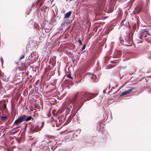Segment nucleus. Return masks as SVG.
Returning a JSON list of instances; mask_svg holds the SVG:
<instances>
[{
  "instance_id": "nucleus-35",
  "label": "nucleus",
  "mask_w": 151,
  "mask_h": 151,
  "mask_svg": "<svg viewBox=\"0 0 151 151\" xmlns=\"http://www.w3.org/2000/svg\"><path fill=\"white\" fill-rule=\"evenodd\" d=\"M56 126H57V127H58V125H57V124H56Z\"/></svg>"
},
{
  "instance_id": "nucleus-24",
  "label": "nucleus",
  "mask_w": 151,
  "mask_h": 151,
  "mask_svg": "<svg viewBox=\"0 0 151 151\" xmlns=\"http://www.w3.org/2000/svg\"><path fill=\"white\" fill-rule=\"evenodd\" d=\"M85 47H86V45H83V47L82 48V50H84L85 49Z\"/></svg>"
},
{
  "instance_id": "nucleus-19",
  "label": "nucleus",
  "mask_w": 151,
  "mask_h": 151,
  "mask_svg": "<svg viewBox=\"0 0 151 151\" xmlns=\"http://www.w3.org/2000/svg\"><path fill=\"white\" fill-rule=\"evenodd\" d=\"M67 77L71 79H73V78L71 77V75L70 74H68L67 76Z\"/></svg>"
},
{
  "instance_id": "nucleus-28",
  "label": "nucleus",
  "mask_w": 151,
  "mask_h": 151,
  "mask_svg": "<svg viewBox=\"0 0 151 151\" xmlns=\"http://www.w3.org/2000/svg\"><path fill=\"white\" fill-rule=\"evenodd\" d=\"M45 136L46 137H47V138H49V135H46Z\"/></svg>"
},
{
  "instance_id": "nucleus-12",
  "label": "nucleus",
  "mask_w": 151,
  "mask_h": 151,
  "mask_svg": "<svg viewBox=\"0 0 151 151\" xmlns=\"http://www.w3.org/2000/svg\"><path fill=\"white\" fill-rule=\"evenodd\" d=\"M112 27H107L105 31V33L106 34H108L110 31L112 30Z\"/></svg>"
},
{
  "instance_id": "nucleus-27",
  "label": "nucleus",
  "mask_w": 151,
  "mask_h": 151,
  "mask_svg": "<svg viewBox=\"0 0 151 151\" xmlns=\"http://www.w3.org/2000/svg\"><path fill=\"white\" fill-rule=\"evenodd\" d=\"M116 65H109L108 66H116Z\"/></svg>"
},
{
  "instance_id": "nucleus-17",
  "label": "nucleus",
  "mask_w": 151,
  "mask_h": 151,
  "mask_svg": "<svg viewBox=\"0 0 151 151\" xmlns=\"http://www.w3.org/2000/svg\"><path fill=\"white\" fill-rule=\"evenodd\" d=\"M110 58V57L109 56V55H107L106 56V58H105V59L104 60H105V61H107L109 58Z\"/></svg>"
},
{
  "instance_id": "nucleus-15",
  "label": "nucleus",
  "mask_w": 151,
  "mask_h": 151,
  "mask_svg": "<svg viewBox=\"0 0 151 151\" xmlns=\"http://www.w3.org/2000/svg\"><path fill=\"white\" fill-rule=\"evenodd\" d=\"M67 22H62L61 24V26L63 28H64L65 27V24H67Z\"/></svg>"
},
{
  "instance_id": "nucleus-37",
  "label": "nucleus",
  "mask_w": 151,
  "mask_h": 151,
  "mask_svg": "<svg viewBox=\"0 0 151 151\" xmlns=\"http://www.w3.org/2000/svg\"><path fill=\"white\" fill-rule=\"evenodd\" d=\"M20 141L19 140L18 142H19V141Z\"/></svg>"
},
{
  "instance_id": "nucleus-39",
  "label": "nucleus",
  "mask_w": 151,
  "mask_h": 151,
  "mask_svg": "<svg viewBox=\"0 0 151 151\" xmlns=\"http://www.w3.org/2000/svg\"><path fill=\"white\" fill-rule=\"evenodd\" d=\"M28 65H29V64H28Z\"/></svg>"
},
{
  "instance_id": "nucleus-14",
  "label": "nucleus",
  "mask_w": 151,
  "mask_h": 151,
  "mask_svg": "<svg viewBox=\"0 0 151 151\" xmlns=\"http://www.w3.org/2000/svg\"><path fill=\"white\" fill-rule=\"evenodd\" d=\"M92 79H93L94 81H95V82H96L97 81H96V79L97 78V77L96 76L94 75H92V77H91Z\"/></svg>"
},
{
  "instance_id": "nucleus-6",
  "label": "nucleus",
  "mask_w": 151,
  "mask_h": 151,
  "mask_svg": "<svg viewBox=\"0 0 151 151\" xmlns=\"http://www.w3.org/2000/svg\"><path fill=\"white\" fill-rule=\"evenodd\" d=\"M150 34L148 32L146 29H143L141 32L140 36L139 37L140 39L143 40L146 39L147 40V37L148 36L150 35Z\"/></svg>"
},
{
  "instance_id": "nucleus-16",
  "label": "nucleus",
  "mask_w": 151,
  "mask_h": 151,
  "mask_svg": "<svg viewBox=\"0 0 151 151\" xmlns=\"http://www.w3.org/2000/svg\"><path fill=\"white\" fill-rule=\"evenodd\" d=\"M116 53L117 55V56L119 57V56L121 54V52L120 51H117Z\"/></svg>"
},
{
  "instance_id": "nucleus-25",
  "label": "nucleus",
  "mask_w": 151,
  "mask_h": 151,
  "mask_svg": "<svg viewBox=\"0 0 151 151\" xmlns=\"http://www.w3.org/2000/svg\"><path fill=\"white\" fill-rule=\"evenodd\" d=\"M17 132V131L12 132L11 133V134H12V135H13V134L16 133Z\"/></svg>"
},
{
  "instance_id": "nucleus-34",
  "label": "nucleus",
  "mask_w": 151,
  "mask_h": 151,
  "mask_svg": "<svg viewBox=\"0 0 151 151\" xmlns=\"http://www.w3.org/2000/svg\"><path fill=\"white\" fill-rule=\"evenodd\" d=\"M67 111H69L67 109Z\"/></svg>"
},
{
  "instance_id": "nucleus-11",
  "label": "nucleus",
  "mask_w": 151,
  "mask_h": 151,
  "mask_svg": "<svg viewBox=\"0 0 151 151\" xmlns=\"http://www.w3.org/2000/svg\"><path fill=\"white\" fill-rule=\"evenodd\" d=\"M71 11H70L68 12L65 15L64 19L69 18L71 15Z\"/></svg>"
},
{
  "instance_id": "nucleus-4",
  "label": "nucleus",
  "mask_w": 151,
  "mask_h": 151,
  "mask_svg": "<svg viewBox=\"0 0 151 151\" xmlns=\"http://www.w3.org/2000/svg\"><path fill=\"white\" fill-rule=\"evenodd\" d=\"M29 130L30 131L32 132H36L40 131V129L37 125H35L34 124L30 122L29 124Z\"/></svg>"
},
{
  "instance_id": "nucleus-29",
  "label": "nucleus",
  "mask_w": 151,
  "mask_h": 151,
  "mask_svg": "<svg viewBox=\"0 0 151 151\" xmlns=\"http://www.w3.org/2000/svg\"><path fill=\"white\" fill-rule=\"evenodd\" d=\"M112 63H116V62H115V61H112Z\"/></svg>"
},
{
  "instance_id": "nucleus-38",
  "label": "nucleus",
  "mask_w": 151,
  "mask_h": 151,
  "mask_svg": "<svg viewBox=\"0 0 151 151\" xmlns=\"http://www.w3.org/2000/svg\"><path fill=\"white\" fill-rule=\"evenodd\" d=\"M141 10L140 9V10H139V12H140V11Z\"/></svg>"
},
{
  "instance_id": "nucleus-13",
  "label": "nucleus",
  "mask_w": 151,
  "mask_h": 151,
  "mask_svg": "<svg viewBox=\"0 0 151 151\" xmlns=\"http://www.w3.org/2000/svg\"><path fill=\"white\" fill-rule=\"evenodd\" d=\"M132 26L133 30L134 31L137 28V24L135 23H133L132 25Z\"/></svg>"
},
{
  "instance_id": "nucleus-23",
  "label": "nucleus",
  "mask_w": 151,
  "mask_h": 151,
  "mask_svg": "<svg viewBox=\"0 0 151 151\" xmlns=\"http://www.w3.org/2000/svg\"><path fill=\"white\" fill-rule=\"evenodd\" d=\"M63 28L60 26V27L59 28L58 30L60 31H61L63 29Z\"/></svg>"
},
{
  "instance_id": "nucleus-32",
  "label": "nucleus",
  "mask_w": 151,
  "mask_h": 151,
  "mask_svg": "<svg viewBox=\"0 0 151 151\" xmlns=\"http://www.w3.org/2000/svg\"><path fill=\"white\" fill-rule=\"evenodd\" d=\"M69 68H70V67H68V69H69Z\"/></svg>"
},
{
  "instance_id": "nucleus-30",
  "label": "nucleus",
  "mask_w": 151,
  "mask_h": 151,
  "mask_svg": "<svg viewBox=\"0 0 151 151\" xmlns=\"http://www.w3.org/2000/svg\"><path fill=\"white\" fill-rule=\"evenodd\" d=\"M21 67H19V70H20V68H21Z\"/></svg>"
},
{
  "instance_id": "nucleus-21",
  "label": "nucleus",
  "mask_w": 151,
  "mask_h": 151,
  "mask_svg": "<svg viewBox=\"0 0 151 151\" xmlns=\"http://www.w3.org/2000/svg\"><path fill=\"white\" fill-rule=\"evenodd\" d=\"M71 107L72 106L71 105H69L68 106H67L66 109L68 110L69 111V109H70V108H71Z\"/></svg>"
},
{
  "instance_id": "nucleus-8",
  "label": "nucleus",
  "mask_w": 151,
  "mask_h": 151,
  "mask_svg": "<svg viewBox=\"0 0 151 151\" xmlns=\"http://www.w3.org/2000/svg\"><path fill=\"white\" fill-rule=\"evenodd\" d=\"M97 94V93H88L87 99L88 100L91 99L96 96Z\"/></svg>"
},
{
  "instance_id": "nucleus-5",
  "label": "nucleus",
  "mask_w": 151,
  "mask_h": 151,
  "mask_svg": "<svg viewBox=\"0 0 151 151\" xmlns=\"http://www.w3.org/2000/svg\"><path fill=\"white\" fill-rule=\"evenodd\" d=\"M132 36L129 34L127 36L125 39V41L123 40H120V42L121 44L124 46H129L128 44L132 42Z\"/></svg>"
},
{
  "instance_id": "nucleus-9",
  "label": "nucleus",
  "mask_w": 151,
  "mask_h": 151,
  "mask_svg": "<svg viewBox=\"0 0 151 151\" xmlns=\"http://www.w3.org/2000/svg\"><path fill=\"white\" fill-rule=\"evenodd\" d=\"M133 89L134 88H131L122 93L120 95L122 96L128 94H129L132 91Z\"/></svg>"
},
{
  "instance_id": "nucleus-10",
  "label": "nucleus",
  "mask_w": 151,
  "mask_h": 151,
  "mask_svg": "<svg viewBox=\"0 0 151 151\" xmlns=\"http://www.w3.org/2000/svg\"><path fill=\"white\" fill-rule=\"evenodd\" d=\"M4 115H3V116H0L1 120L3 121H6V120L7 119V116L8 115H6V114H4Z\"/></svg>"
},
{
  "instance_id": "nucleus-18",
  "label": "nucleus",
  "mask_w": 151,
  "mask_h": 151,
  "mask_svg": "<svg viewBox=\"0 0 151 151\" xmlns=\"http://www.w3.org/2000/svg\"><path fill=\"white\" fill-rule=\"evenodd\" d=\"M49 70H50V69L49 68L47 67L45 68V72L46 73V72L48 71Z\"/></svg>"
},
{
  "instance_id": "nucleus-20",
  "label": "nucleus",
  "mask_w": 151,
  "mask_h": 151,
  "mask_svg": "<svg viewBox=\"0 0 151 151\" xmlns=\"http://www.w3.org/2000/svg\"><path fill=\"white\" fill-rule=\"evenodd\" d=\"M44 126V122H42V124L41 125V126L40 127V130L43 128Z\"/></svg>"
},
{
  "instance_id": "nucleus-36",
  "label": "nucleus",
  "mask_w": 151,
  "mask_h": 151,
  "mask_svg": "<svg viewBox=\"0 0 151 151\" xmlns=\"http://www.w3.org/2000/svg\"><path fill=\"white\" fill-rule=\"evenodd\" d=\"M56 126H57V127H58V125H57V124H56Z\"/></svg>"
},
{
  "instance_id": "nucleus-7",
  "label": "nucleus",
  "mask_w": 151,
  "mask_h": 151,
  "mask_svg": "<svg viewBox=\"0 0 151 151\" xmlns=\"http://www.w3.org/2000/svg\"><path fill=\"white\" fill-rule=\"evenodd\" d=\"M24 58V55H22L19 58V60L17 63V65H21L22 66H25L27 65V63L25 62H24L22 61V60Z\"/></svg>"
},
{
  "instance_id": "nucleus-31",
  "label": "nucleus",
  "mask_w": 151,
  "mask_h": 151,
  "mask_svg": "<svg viewBox=\"0 0 151 151\" xmlns=\"http://www.w3.org/2000/svg\"><path fill=\"white\" fill-rule=\"evenodd\" d=\"M18 127H16V128H15V129H17Z\"/></svg>"
},
{
  "instance_id": "nucleus-2",
  "label": "nucleus",
  "mask_w": 151,
  "mask_h": 151,
  "mask_svg": "<svg viewBox=\"0 0 151 151\" xmlns=\"http://www.w3.org/2000/svg\"><path fill=\"white\" fill-rule=\"evenodd\" d=\"M32 120H34L33 118L31 116H27L25 115H22L19 116L17 119L14 122V125H18L23 121L27 122Z\"/></svg>"
},
{
  "instance_id": "nucleus-3",
  "label": "nucleus",
  "mask_w": 151,
  "mask_h": 151,
  "mask_svg": "<svg viewBox=\"0 0 151 151\" xmlns=\"http://www.w3.org/2000/svg\"><path fill=\"white\" fill-rule=\"evenodd\" d=\"M0 110L2 112V115H4V113L6 114V115H9V114L6 107V104L4 101L0 102Z\"/></svg>"
},
{
  "instance_id": "nucleus-26",
  "label": "nucleus",
  "mask_w": 151,
  "mask_h": 151,
  "mask_svg": "<svg viewBox=\"0 0 151 151\" xmlns=\"http://www.w3.org/2000/svg\"><path fill=\"white\" fill-rule=\"evenodd\" d=\"M27 126V124H26V125H25V127H24V129H26Z\"/></svg>"
},
{
  "instance_id": "nucleus-22",
  "label": "nucleus",
  "mask_w": 151,
  "mask_h": 151,
  "mask_svg": "<svg viewBox=\"0 0 151 151\" xmlns=\"http://www.w3.org/2000/svg\"><path fill=\"white\" fill-rule=\"evenodd\" d=\"M78 42L79 43L80 45H82V42L80 39H79L78 40Z\"/></svg>"
},
{
  "instance_id": "nucleus-33",
  "label": "nucleus",
  "mask_w": 151,
  "mask_h": 151,
  "mask_svg": "<svg viewBox=\"0 0 151 151\" xmlns=\"http://www.w3.org/2000/svg\"><path fill=\"white\" fill-rule=\"evenodd\" d=\"M107 68L108 69H109V68Z\"/></svg>"
},
{
  "instance_id": "nucleus-1",
  "label": "nucleus",
  "mask_w": 151,
  "mask_h": 151,
  "mask_svg": "<svg viewBox=\"0 0 151 151\" xmlns=\"http://www.w3.org/2000/svg\"><path fill=\"white\" fill-rule=\"evenodd\" d=\"M79 95H80V98L78 100V103H79V105L82 106L85 102L87 101L84 98H86L87 99L88 93L86 92H81L80 93L79 92H78L73 99L69 100L70 104H74L77 101V97Z\"/></svg>"
}]
</instances>
